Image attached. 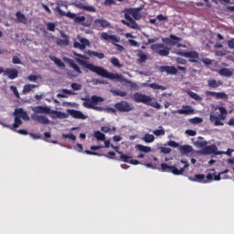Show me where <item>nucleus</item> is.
<instances>
[{
  "instance_id": "f257e3e1",
  "label": "nucleus",
  "mask_w": 234,
  "mask_h": 234,
  "mask_svg": "<svg viewBox=\"0 0 234 234\" xmlns=\"http://www.w3.org/2000/svg\"><path fill=\"white\" fill-rule=\"evenodd\" d=\"M76 61L80 65V67L88 69L91 72H95V74H98V76H101L102 78H108V80H118L119 81H121L122 78V76L118 73H111L107 69L92 63H89L81 58H76Z\"/></svg>"
},
{
  "instance_id": "f03ea898",
  "label": "nucleus",
  "mask_w": 234,
  "mask_h": 234,
  "mask_svg": "<svg viewBox=\"0 0 234 234\" xmlns=\"http://www.w3.org/2000/svg\"><path fill=\"white\" fill-rule=\"evenodd\" d=\"M140 12H142V7L124 9V19L126 20H122V25L136 30V28H138V23H136V21L142 19V13Z\"/></svg>"
},
{
  "instance_id": "7ed1b4c3",
  "label": "nucleus",
  "mask_w": 234,
  "mask_h": 234,
  "mask_svg": "<svg viewBox=\"0 0 234 234\" xmlns=\"http://www.w3.org/2000/svg\"><path fill=\"white\" fill-rule=\"evenodd\" d=\"M58 5L56 7V10L62 17H69V19H73L74 23L81 25L82 27H90V25H92V22L90 20H87V17H85V16H78V15L70 11L66 13L65 11L61 10V7L59 6H65V8H68V6L63 4Z\"/></svg>"
},
{
  "instance_id": "20e7f679",
  "label": "nucleus",
  "mask_w": 234,
  "mask_h": 234,
  "mask_svg": "<svg viewBox=\"0 0 234 234\" xmlns=\"http://www.w3.org/2000/svg\"><path fill=\"white\" fill-rule=\"evenodd\" d=\"M133 100L135 103H144V105H150V107H154V109L160 110L162 109V105L158 103V101H153V98L149 95H145L140 92H135L133 95Z\"/></svg>"
},
{
  "instance_id": "39448f33",
  "label": "nucleus",
  "mask_w": 234,
  "mask_h": 234,
  "mask_svg": "<svg viewBox=\"0 0 234 234\" xmlns=\"http://www.w3.org/2000/svg\"><path fill=\"white\" fill-rule=\"evenodd\" d=\"M216 109L219 111V113L218 112L217 114L211 113L209 116V120L211 123H214L215 127H220L224 125V122H222V121L228 118V110L223 106H218Z\"/></svg>"
},
{
  "instance_id": "423d86ee",
  "label": "nucleus",
  "mask_w": 234,
  "mask_h": 234,
  "mask_svg": "<svg viewBox=\"0 0 234 234\" xmlns=\"http://www.w3.org/2000/svg\"><path fill=\"white\" fill-rule=\"evenodd\" d=\"M181 164H184V166L180 169L176 168V166H171L165 163L161 164V171L163 173H172L176 176L184 175V171L189 167V163L187 161H185L184 159L181 160Z\"/></svg>"
},
{
  "instance_id": "0eeeda50",
  "label": "nucleus",
  "mask_w": 234,
  "mask_h": 234,
  "mask_svg": "<svg viewBox=\"0 0 234 234\" xmlns=\"http://www.w3.org/2000/svg\"><path fill=\"white\" fill-rule=\"evenodd\" d=\"M84 102L82 103L83 107L86 109H93L94 111H99L100 107L96 106L98 103H101L103 101V98L98 97L96 95H92L91 99L90 98H82Z\"/></svg>"
},
{
  "instance_id": "6e6552de",
  "label": "nucleus",
  "mask_w": 234,
  "mask_h": 234,
  "mask_svg": "<svg viewBox=\"0 0 234 234\" xmlns=\"http://www.w3.org/2000/svg\"><path fill=\"white\" fill-rule=\"evenodd\" d=\"M101 39H103L104 41H110L112 45L117 47V50L119 52H123L125 50V48L120 44V37L116 35H109L107 32H102L101 35Z\"/></svg>"
},
{
  "instance_id": "1a4fd4ad",
  "label": "nucleus",
  "mask_w": 234,
  "mask_h": 234,
  "mask_svg": "<svg viewBox=\"0 0 234 234\" xmlns=\"http://www.w3.org/2000/svg\"><path fill=\"white\" fill-rule=\"evenodd\" d=\"M162 41L170 47H176L177 48H181V47H183L186 48V45H182L180 43V41H182V37H176V35H170L169 37L162 38Z\"/></svg>"
},
{
  "instance_id": "9d476101",
  "label": "nucleus",
  "mask_w": 234,
  "mask_h": 234,
  "mask_svg": "<svg viewBox=\"0 0 234 234\" xmlns=\"http://www.w3.org/2000/svg\"><path fill=\"white\" fill-rule=\"evenodd\" d=\"M114 107L119 112H131V111H134V105L126 101L116 102Z\"/></svg>"
},
{
  "instance_id": "9b49d317",
  "label": "nucleus",
  "mask_w": 234,
  "mask_h": 234,
  "mask_svg": "<svg viewBox=\"0 0 234 234\" xmlns=\"http://www.w3.org/2000/svg\"><path fill=\"white\" fill-rule=\"evenodd\" d=\"M151 48L155 54H158L159 56L165 57L169 54L170 48L165 47V44H153L151 46Z\"/></svg>"
},
{
  "instance_id": "f8f14e48",
  "label": "nucleus",
  "mask_w": 234,
  "mask_h": 234,
  "mask_svg": "<svg viewBox=\"0 0 234 234\" xmlns=\"http://www.w3.org/2000/svg\"><path fill=\"white\" fill-rule=\"evenodd\" d=\"M79 41L73 42L74 48H79L80 50H85L87 47H90V41L85 37H81L80 36L77 37Z\"/></svg>"
},
{
  "instance_id": "ddd939ff",
  "label": "nucleus",
  "mask_w": 234,
  "mask_h": 234,
  "mask_svg": "<svg viewBox=\"0 0 234 234\" xmlns=\"http://www.w3.org/2000/svg\"><path fill=\"white\" fill-rule=\"evenodd\" d=\"M177 56H182L183 58H188L191 63H197L198 59V53H197L196 51H188V52L177 51Z\"/></svg>"
},
{
  "instance_id": "4468645a",
  "label": "nucleus",
  "mask_w": 234,
  "mask_h": 234,
  "mask_svg": "<svg viewBox=\"0 0 234 234\" xmlns=\"http://www.w3.org/2000/svg\"><path fill=\"white\" fill-rule=\"evenodd\" d=\"M74 6H76V8H80V10H83L84 12H91V13H95L96 12V7L92 6V5H86L85 4L81 3V2H75L73 3Z\"/></svg>"
},
{
  "instance_id": "2eb2a0df",
  "label": "nucleus",
  "mask_w": 234,
  "mask_h": 234,
  "mask_svg": "<svg viewBox=\"0 0 234 234\" xmlns=\"http://www.w3.org/2000/svg\"><path fill=\"white\" fill-rule=\"evenodd\" d=\"M176 113L184 114L185 116H191L192 114H195V109L189 105H183L182 109L176 111Z\"/></svg>"
},
{
  "instance_id": "dca6fc26",
  "label": "nucleus",
  "mask_w": 234,
  "mask_h": 234,
  "mask_svg": "<svg viewBox=\"0 0 234 234\" xmlns=\"http://www.w3.org/2000/svg\"><path fill=\"white\" fill-rule=\"evenodd\" d=\"M203 154H222L215 144L207 145L203 148Z\"/></svg>"
},
{
  "instance_id": "f3484780",
  "label": "nucleus",
  "mask_w": 234,
  "mask_h": 234,
  "mask_svg": "<svg viewBox=\"0 0 234 234\" xmlns=\"http://www.w3.org/2000/svg\"><path fill=\"white\" fill-rule=\"evenodd\" d=\"M131 158H133V156H129L127 154H122L120 156V160L122 162H124L125 164H132V165H140V161Z\"/></svg>"
},
{
  "instance_id": "a211bd4d",
  "label": "nucleus",
  "mask_w": 234,
  "mask_h": 234,
  "mask_svg": "<svg viewBox=\"0 0 234 234\" xmlns=\"http://www.w3.org/2000/svg\"><path fill=\"white\" fill-rule=\"evenodd\" d=\"M94 25L97 28H109L111 27V23L103 18L95 19Z\"/></svg>"
},
{
  "instance_id": "6ab92c4d",
  "label": "nucleus",
  "mask_w": 234,
  "mask_h": 234,
  "mask_svg": "<svg viewBox=\"0 0 234 234\" xmlns=\"http://www.w3.org/2000/svg\"><path fill=\"white\" fill-rule=\"evenodd\" d=\"M207 96H213L216 100H228V94L225 92H215V91H206Z\"/></svg>"
},
{
  "instance_id": "aec40b11",
  "label": "nucleus",
  "mask_w": 234,
  "mask_h": 234,
  "mask_svg": "<svg viewBox=\"0 0 234 234\" xmlns=\"http://www.w3.org/2000/svg\"><path fill=\"white\" fill-rule=\"evenodd\" d=\"M15 118H22V120H30L27 112L23 111V108L16 109L14 112Z\"/></svg>"
},
{
  "instance_id": "412c9836",
  "label": "nucleus",
  "mask_w": 234,
  "mask_h": 234,
  "mask_svg": "<svg viewBox=\"0 0 234 234\" xmlns=\"http://www.w3.org/2000/svg\"><path fill=\"white\" fill-rule=\"evenodd\" d=\"M5 76H7L9 80H16L19 76V71L16 69H6L5 70Z\"/></svg>"
},
{
  "instance_id": "4be33fe9",
  "label": "nucleus",
  "mask_w": 234,
  "mask_h": 234,
  "mask_svg": "<svg viewBox=\"0 0 234 234\" xmlns=\"http://www.w3.org/2000/svg\"><path fill=\"white\" fill-rule=\"evenodd\" d=\"M69 114L70 116H72V118H75L76 120H87V116L78 110H71L69 112Z\"/></svg>"
},
{
  "instance_id": "5701e85b",
  "label": "nucleus",
  "mask_w": 234,
  "mask_h": 234,
  "mask_svg": "<svg viewBox=\"0 0 234 234\" xmlns=\"http://www.w3.org/2000/svg\"><path fill=\"white\" fill-rule=\"evenodd\" d=\"M207 85L210 89H218V87H222V85H224V82L222 80L210 79L207 80Z\"/></svg>"
},
{
  "instance_id": "b1692460",
  "label": "nucleus",
  "mask_w": 234,
  "mask_h": 234,
  "mask_svg": "<svg viewBox=\"0 0 234 234\" xmlns=\"http://www.w3.org/2000/svg\"><path fill=\"white\" fill-rule=\"evenodd\" d=\"M192 182H199L200 184H207L206 180V176L204 174H197L193 177H190Z\"/></svg>"
},
{
  "instance_id": "393cba45",
  "label": "nucleus",
  "mask_w": 234,
  "mask_h": 234,
  "mask_svg": "<svg viewBox=\"0 0 234 234\" xmlns=\"http://www.w3.org/2000/svg\"><path fill=\"white\" fill-rule=\"evenodd\" d=\"M16 23H22L23 25H27L28 19H27V16L25 14L21 13L20 11H17L16 13Z\"/></svg>"
},
{
  "instance_id": "a878e982",
  "label": "nucleus",
  "mask_w": 234,
  "mask_h": 234,
  "mask_svg": "<svg viewBox=\"0 0 234 234\" xmlns=\"http://www.w3.org/2000/svg\"><path fill=\"white\" fill-rule=\"evenodd\" d=\"M179 152L181 154H189V153H193V146L189 144L180 145Z\"/></svg>"
},
{
  "instance_id": "bb28decb",
  "label": "nucleus",
  "mask_w": 234,
  "mask_h": 234,
  "mask_svg": "<svg viewBox=\"0 0 234 234\" xmlns=\"http://www.w3.org/2000/svg\"><path fill=\"white\" fill-rule=\"evenodd\" d=\"M20 125H23V121L19 117H15V122L13 125L4 124L5 127H7L8 129H17Z\"/></svg>"
},
{
  "instance_id": "cd10ccee",
  "label": "nucleus",
  "mask_w": 234,
  "mask_h": 234,
  "mask_svg": "<svg viewBox=\"0 0 234 234\" xmlns=\"http://www.w3.org/2000/svg\"><path fill=\"white\" fill-rule=\"evenodd\" d=\"M35 112L38 114H50V109L48 106L35 107Z\"/></svg>"
},
{
  "instance_id": "c85d7f7f",
  "label": "nucleus",
  "mask_w": 234,
  "mask_h": 234,
  "mask_svg": "<svg viewBox=\"0 0 234 234\" xmlns=\"http://www.w3.org/2000/svg\"><path fill=\"white\" fill-rule=\"evenodd\" d=\"M218 74L224 78H231V76H233V71L229 69L222 68L218 70Z\"/></svg>"
},
{
  "instance_id": "c756f323",
  "label": "nucleus",
  "mask_w": 234,
  "mask_h": 234,
  "mask_svg": "<svg viewBox=\"0 0 234 234\" xmlns=\"http://www.w3.org/2000/svg\"><path fill=\"white\" fill-rule=\"evenodd\" d=\"M87 54L90 56V58H98V59H104L105 58V54L100 53L98 51H92L90 49L87 51Z\"/></svg>"
},
{
  "instance_id": "7c9ffc66",
  "label": "nucleus",
  "mask_w": 234,
  "mask_h": 234,
  "mask_svg": "<svg viewBox=\"0 0 234 234\" xmlns=\"http://www.w3.org/2000/svg\"><path fill=\"white\" fill-rule=\"evenodd\" d=\"M162 69L166 74H172L173 76H175V74H178V69L174 66H165L162 67Z\"/></svg>"
},
{
  "instance_id": "2f4dec72",
  "label": "nucleus",
  "mask_w": 234,
  "mask_h": 234,
  "mask_svg": "<svg viewBox=\"0 0 234 234\" xmlns=\"http://www.w3.org/2000/svg\"><path fill=\"white\" fill-rule=\"evenodd\" d=\"M110 92H112L113 96H120L121 98H125V96H127V92L118 89H112Z\"/></svg>"
},
{
  "instance_id": "473e14b6",
  "label": "nucleus",
  "mask_w": 234,
  "mask_h": 234,
  "mask_svg": "<svg viewBox=\"0 0 234 234\" xmlns=\"http://www.w3.org/2000/svg\"><path fill=\"white\" fill-rule=\"evenodd\" d=\"M49 59L55 63L58 67L63 68L65 67V63L61 61V59L58 58L56 56H49Z\"/></svg>"
},
{
  "instance_id": "72a5a7b5",
  "label": "nucleus",
  "mask_w": 234,
  "mask_h": 234,
  "mask_svg": "<svg viewBox=\"0 0 234 234\" xmlns=\"http://www.w3.org/2000/svg\"><path fill=\"white\" fill-rule=\"evenodd\" d=\"M36 120L38 122V123H43L44 125H48V123H50L48 118L43 115H37Z\"/></svg>"
},
{
  "instance_id": "f704fd0d",
  "label": "nucleus",
  "mask_w": 234,
  "mask_h": 234,
  "mask_svg": "<svg viewBox=\"0 0 234 234\" xmlns=\"http://www.w3.org/2000/svg\"><path fill=\"white\" fill-rule=\"evenodd\" d=\"M146 87H150V89H154V90H165L167 89L165 86H162L157 83L146 84Z\"/></svg>"
},
{
  "instance_id": "c9c22d12",
  "label": "nucleus",
  "mask_w": 234,
  "mask_h": 234,
  "mask_svg": "<svg viewBox=\"0 0 234 234\" xmlns=\"http://www.w3.org/2000/svg\"><path fill=\"white\" fill-rule=\"evenodd\" d=\"M135 148L137 151H140V153H151V147L145 146L144 144H137Z\"/></svg>"
},
{
  "instance_id": "e433bc0d",
  "label": "nucleus",
  "mask_w": 234,
  "mask_h": 234,
  "mask_svg": "<svg viewBox=\"0 0 234 234\" xmlns=\"http://www.w3.org/2000/svg\"><path fill=\"white\" fill-rule=\"evenodd\" d=\"M69 63L71 69H73V70L77 72V74H83V72L81 71V69H80V66H78V64H76L74 60L70 59Z\"/></svg>"
},
{
  "instance_id": "4c0bfd02",
  "label": "nucleus",
  "mask_w": 234,
  "mask_h": 234,
  "mask_svg": "<svg viewBox=\"0 0 234 234\" xmlns=\"http://www.w3.org/2000/svg\"><path fill=\"white\" fill-rule=\"evenodd\" d=\"M56 45H58V47H69V38H57Z\"/></svg>"
},
{
  "instance_id": "58836bf2",
  "label": "nucleus",
  "mask_w": 234,
  "mask_h": 234,
  "mask_svg": "<svg viewBox=\"0 0 234 234\" xmlns=\"http://www.w3.org/2000/svg\"><path fill=\"white\" fill-rule=\"evenodd\" d=\"M138 56V62L139 63H145V61H147V55H145V53H144V51L139 50V53L137 54Z\"/></svg>"
},
{
  "instance_id": "ea45409f",
  "label": "nucleus",
  "mask_w": 234,
  "mask_h": 234,
  "mask_svg": "<svg viewBox=\"0 0 234 234\" xmlns=\"http://www.w3.org/2000/svg\"><path fill=\"white\" fill-rule=\"evenodd\" d=\"M143 140L146 144H153V142H154V135L150 134V133H145Z\"/></svg>"
},
{
  "instance_id": "a19ab883",
  "label": "nucleus",
  "mask_w": 234,
  "mask_h": 234,
  "mask_svg": "<svg viewBox=\"0 0 234 234\" xmlns=\"http://www.w3.org/2000/svg\"><path fill=\"white\" fill-rule=\"evenodd\" d=\"M36 88H37V85H36V84H26L24 86L23 92H24V94H28V92H30V90H32V89H36Z\"/></svg>"
},
{
  "instance_id": "79ce46f5",
  "label": "nucleus",
  "mask_w": 234,
  "mask_h": 234,
  "mask_svg": "<svg viewBox=\"0 0 234 234\" xmlns=\"http://www.w3.org/2000/svg\"><path fill=\"white\" fill-rule=\"evenodd\" d=\"M94 137L96 138V140H98L99 142H103L105 141V133L100 132V131H96L94 133Z\"/></svg>"
},
{
  "instance_id": "37998d69",
  "label": "nucleus",
  "mask_w": 234,
  "mask_h": 234,
  "mask_svg": "<svg viewBox=\"0 0 234 234\" xmlns=\"http://www.w3.org/2000/svg\"><path fill=\"white\" fill-rule=\"evenodd\" d=\"M153 133H154L155 136H164V135L165 134V130H164V127L159 126V129L154 130V131L153 132Z\"/></svg>"
},
{
  "instance_id": "c03bdc74",
  "label": "nucleus",
  "mask_w": 234,
  "mask_h": 234,
  "mask_svg": "<svg viewBox=\"0 0 234 234\" xmlns=\"http://www.w3.org/2000/svg\"><path fill=\"white\" fill-rule=\"evenodd\" d=\"M111 63H112V65H113V67H118V69H122V67H123L120 63V60L118 59V58H116V57L112 58Z\"/></svg>"
},
{
  "instance_id": "a18cd8bd",
  "label": "nucleus",
  "mask_w": 234,
  "mask_h": 234,
  "mask_svg": "<svg viewBox=\"0 0 234 234\" xmlns=\"http://www.w3.org/2000/svg\"><path fill=\"white\" fill-rule=\"evenodd\" d=\"M188 96H190V98H192V100H196V101H202V97L197 95L196 92L189 91Z\"/></svg>"
},
{
  "instance_id": "49530a36",
  "label": "nucleus",
  "mask_w": 234,
  "mask_h": 234,
  "mask_svg": "<svg viewBox=\"0 0 234 234\" xmlns=\"http://www.w3.org/2000/svg\"><path fill=\"white\" fill-rule=\"evenodd\" d=\"M101 131L102 132V133H111V131H113L114 133H115V131H116V127H112V128H111V127H109V126H102L101 128Z\"/></svg>"
},
{
  "instance_id": "de8ad7c7",
  "label": "nucleus",
  "mask_w": 234,
  "mask_h": 234,
  "mask_svg": "<svg viewBox=\"0 0 234 234\" xmlns=\"http://www.w3.org/2000/svg\"><path fill=\"white\" fill-rule=\"evenodd\" d=\"M48 30H49V32H56V24L52 23V22H48L46 24Z\"/></svg>"
},
{
  "instance_id": "09e8293b",
  "label": "nucleus",
  "mask_w": 234,
  "mask_h": 234,
  "mask_svg": "<svg viewBox=\"0 0 234 234\" xmlns=\"http://www.w3.org/2000/svg\"><path fill=\"white\" fill-rule=\"evenodd\" d=\"M227 173H229V170L226 169L225 171L219 173L218 175L214 176V180H216V181L222 180V175H227Z\"/></svg>"
},
{
  "instance_id": "8fccbe9b",
  "label": "nucleus",
  "mask_w": 234,
  "mask_h": 234,
  "mask_svg": "<svg viewBox=\"0 0 234 234\" xmlns=\"http://www.w3.org/2000/svg\"><path fill=\"white\" fill-rule=\"evenodd\" d=\"M62 138H69V140L76 142V135H74V133H63Z\"/></svg>"
},
{
  "instance_id": "3c124183",
  "label": "nucleus",
  "mask_w": 234,
  "mask_h": 234,
  "mask_svg": "<svg viewBox=\"0 0 234 234\" xmlns=\"http://www.w3.org/2000/svg\"><path fill=\"white\" fill-rule=\"evenodd\" d=\"M189 122H190V123H193V124L202 123L203 120L200 117H194V118L190 119Z\"/></svg>"
},
{
  "instance_id": "603ef678",
  "label": "nucleus",
  "mask_w": 234,
  "mask_h": 234,
  "mask_svg": "<svg viewBox=\"0 0 234 234\" xmlns=\"http://www.w3.org/2000/svg\"><path fill=\"white\" fill-rule=\"evenodd\" d=\"M71 89L73 90H81V84L73 82V83H71Z\"/></svg>"
},
{
  "instance_id": "864d4df0",
  "label": "nucleus",
  "mask_w": 234,
  "mask_h": 234,
  "mask_svg": "<svg viewBox=\"0 0 234 234\" xmlns=\"http://www.w3.org/2000/svg\"><path fill=\"white\" fill-rule=\"evenodd\" d=\"M11 90L13 91V94H15L16 98L19 99V91L17 90V88L16 86L10 87Z\"/></svg>"
},
{
  "instance_id": "5fc2aeb1",
  "label": "nucleus",
  "mask_w": 234,
  "mask_h": 234,
  "mask_svg": "<svg viewBox=\"0 0 234 234\" xmlns=\"http://www.w3.org/2000/svg\"><path fill=\"white\" fill-rule=\"evenodd\" d=\"M104 6H112V5H116V1L114 0H105L103 2Z\"/></svg>"
},
{
  "instance_id": "6e6d98bb",
  "label": "nucleus",
  "mask_w": 234,
  "mask_h": 234,
  "mask_svg": "<svg viewBox=\"0 0 234 234\" xmlns=\"http://www.w3.org/2000/svg\"><path fill=\"white\" fill-rule=\"evenodd\" d=\"M197 144L198 147H202L203 149L207 147V141H197Z\"/></svg>"
},
{
  "instance_id": "4d7b16f0",
  "label": "nucleus",
  "mask_w": 234,
  "mask_h": 234,
  "mask_svg": "<svg viewBox=\"0 0 234 234\" xmlns=\"http://www.w3.org/2000/svg\"><path fill=\"white\" fill-rule=\"evenodd\" d=\"M13 63L14 65H21V59L19 58V57L17 56L13 57Z\"/></svg>"
},
{
  "instance_id": "13d9d810",
  "label": "nucleus",
  "mask_w": 234,
  "mask_h": 234,
  "mask_svg": "<svg viewBox=\"0 0 234 234\" xmlns=\"http://www.w3.org/2000/svg\"><path fill=\"white\" fill-rule=\"evenodd\" d=\"M161 153H164V154H169V153H171V148H169V147H161Z\"/></svg>"
},
{
  "instance_id": "bf43d9fd",
  "label": "nucleus",
  "mask_w": 234,
  "mask_h": 234,
  "mask_svg": "<svg viewBox=\"0 0 234 234\" xmlns=\"http://www.w3.org/2000/svg\"><path fill=\"white\" fill-rule=\"evenodd\" d=\"M186 134H188V136H197V131H195V130H186Z\"/></svg>"
},
{
  "instance_id": "052dcab7",
  "label": "nucleus",
  "mask_w": 234,
  "mask_h": 234,
  "mask_svg": "<svg viewBox=\"0 0 234 234\" xmlns=\"http://www.w3.org/2000/svg\"><path fill=\"white\" fill-rule=\"evenodd\" d=\"M176 63H178L179 65H186L187 63V61L182 58H177Z\"/></svg>"
},
{
  "instance_id": "680f3d73",
  "label": "nucleus",
  "mask_w": 234,
  "mask_h": 234,
  "mask_svg": "<svg viewBox=\"0 0 234 234\" xmlns=\"http://www.w3.org/2000/svg\"><path fill=\"white\" fill-rule=\"evenodd\" d=\"M28 81H37V75H29L27 77Z\"/></svg>"
},
{
  "instance_id": "e2e57ef3",
  "label": "nucleus",
  "mask_w": 234,
  "mask_h": 234,
  "mask_svg": "<svg viewBox=\"0 0 234 234\" xmlns=\"http://www.w3.org/2000/svg\"><path fill=\"white\" fill-rule=\"evenodd\" d=\"M54 114H56L57 118H65V112H54Z\"/></svg>"
},
{
  "instance_id": "0e129e2a",
  "label": "nucleus",
  "mask_w": 234,
  "mask_h": 234,
  "mask_svg": "<svg viewBox=\"0 0 234 234\" xmlns=\"http://www.w3.org/2000/svg\"><path fill=\"white\" fill-rule=\"evenodd\" d=\"M168 145L170 146V147H178V143H176V141H169L168 142Z\"/></svg>"
},
{
  "instance_id": "69168bd1",
  "label": "nucleus",
  "mask_w": 234,
  "mask_h": 234,
  "mask_svg": "<svg viewBox=\"0 0 234 234\" xmlns=\"http://www.w3.org/2000/svg\"><path fill=\"white\" fill-rule=\"evenodd\" d=\"M157 20L158 21H167V16H165L164 15H158L157 16Z\"/></svg>"
},
{
  "instance_id": "338daca9",
  "label": "nucleus",
  "mask_w": 234,
  "mask_h": 234,
  "mask_svg": "<svg viewBox=\"0 0 234 234\" xmlns=\"http://www.w3.org/2000/svg\"><path fill=\"white\" fill-rule=\"evenodd\" d=\"M129 43H130V45H132V47H140V44H138V42H136V40L130 39Z\"/></svg>"
},
{
  "instance_id": "774afa93",
  "label": "nucleus",
  "mask_w": 234,
  "mask_h": 234,
  "mask_svg": "<svg viewBox=\"0 0 234 234\" xmlns=\"http://www.w3.org/2000/svg\"><path fill=\"white\" fill-rule=\"evenodd\" d=\"M228 47L229 48H234V38L228 41Z\"/></svg>"
}]
</instances>
